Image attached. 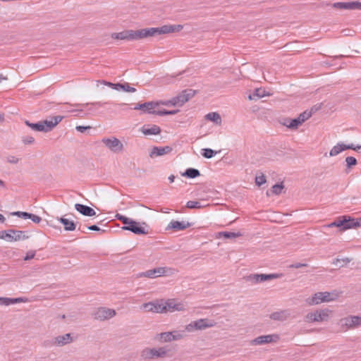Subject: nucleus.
Wrapping results in <instances>:
<instances>
[{
	"instance_id": "nucleus-1",
	"label": "nucleus",
	"mask_w": 361,
	"mask_h": 361,
	"mask_svg": "<svg viewBox=\"0 0 361 361\" xmlns=\"http://www.w3.org/2000/svg\"><path fill=\"white\" fill-rule=\"evenodd\" d=\"M114 39L137 41L151 37L149 27L137 30H125L120 32H114L111 35Z\"/></svg>"
},
{
	"instance_id": "nucleus-2",
	"label": "nucleus",
	"mask_w": 361,
	"mask_h": 361,
	"mask_svg": "<svg viewBox=\"0 0 361 361\" xmlns=\"http://www.w3.org/2000/svg\"><path fill=\"white\" fill-rule=\"evenodd\" d=\"M361 226V218L355 222L354 219H347L346 216H343L341 218L338 219L334 222L329 225H324L322 226L323 229L330 228L331 226L343 227V230L349 229L353 227Z\"/></svg>"
},
{
	"instance_id": "nucleus-3",
	"label": "nucleus",
	"mask_w": 361,
	"mask_h": 361,
	"mask_svg": "<svg viewBox=\"0 0 361 361\" xmlns=\"http://www.w3.org/2000/svg\"><path fill=\"white\" fill-rule=\"evenodd\" d=\"M182 25H164L159 27H149L151 37L176 32L182 30Z\"/></svg>"
},
{
	"instance_id": "nucleus-4",
	"label": "nucleus",
	"mask_w": 361,
	"mask_h": 361,
	"mask_svg": "<svg viewBox=\"0 0 361 361\" xmlns=\"http://www.w3.org/2000/svg\"><path fill=\"white\" fill-rule=\"evenodd\" d=\"M167 350L164 347L159 348H146L141 352V357L144 360H152L154 358L166 357Z\"/></svg>"
},
{
	"instance_id": "nucleus-5",
	"label": "nucleus",
	"mask_w": 361,
	"mask_h": 361,
	"mask_svg": "<svg viewBox=\"0 0 361 361\" xmlns=\"http://www.w3.org/2000/svg\"><path fill=\"white\" fill-rule=\"evenodd\" d=\"M338 324L343 331L357 328L361 325V316H349L342 318L339 320Z\"/></svg>"
},
{
	"instance_id": "nucleus-6",
	"label": "nucleus",
	"mask_w": 361,
	"mask_h": 361,
	"mask_svg": "<svg viewBox=\"0 0 361 361\" xmlns=\"http://www.w3.org/2000/svg\"><path fill=\"white\" fill-rule=\"evenodd\" d=\"M0 238L7 240L8 241H18L20 240H25L28 238L27 235H25V232L23 231H16L10 229L8 231H2L0 232Z\"/></svg>"
},
{
	"instance_id": "nucleus-7",
	"label": "nucleus",
	"mask_w": 361,
	"mask_h": 361,
	"mask_svg": "<svg viewBox=\"0 0 361 361\" xmlns=\"http://www.w3.org/2000/svg\"><path fill=\"white\" fill-rule=\"evenodd\" d=\"M196 91L192 89H186L183 90L176 97L172 98V106H182L185 103L192 98L195 94Z\"/></svg>"
},
{
	"instance_id": "nucleus-8",
	"label": "nucleus",
	"mask_w": 361,
	"mask_h": 361,
	"mask_svg": "<svg viewBox=\"0 0 361 361\" xmlns=\"http://www.w3.org/2000/svg\"><path fill=\"white\" fill-rule=\"evenodd\" d=\"M176 270L170 267H157L149 269L143 273V276L148 278H156L161 276H171Z\"/></svg>"
},
{
	"instance_id": "nucleus-9",
	"label": "nucleus",
	"mask_w": 361,
	"mask_h": 361,
	"mask_svg": "<svg viewBox=\"0 0 361 361\" xmlns=\"http://www.w3.org/2000/svg\"><path fill=\"white\" fill-rule=\"evenodd\" d=\"M140 310L147 312L164 313L166 312V307H164L163 300H155L143 303L140 306Z\"/></svg>"
},
{
	"instance_id": "nucleus-10",
	"label": "nucleus",
	"mask_w": 361,
	"mask_h": 361,
	"mask_svg": "<svg viewBox=\"0 0 361 361\" xmlns=\"http://www.w3.org/2000/svg\"><path fill=\"white\" fill-rule=\"evenodd\" d=\"M215 325V322L209 320L208 319H200L198 320L192 322L185 326V330L190 332L193 330H202L207 328L212 327Z\"/></svg>"
},
{
	"instance_id": "nucleus-11",
	"label": "nucleus",
	"mask_w": 361,
	"mask_h": 361,
	"mask_svg": "<svg viewBox=\"0 0 361 361\" xmlns=\"http://www.w3.org/2000/svg\"><path fill=\"white\" fill-rule=\"evenodd\" d=\"M116 312L115 310L108 307H99L92 314L94 318L99 321L109 319L116 316Z\"/></svg>"
},
{
	"instance_id": "nucleus-12",
	"label": "nucleus",
	"mask_w": 361,
	"mask_h": 361,
	"mask_svg": "<svg viewBox=\"0 0 361 361\" xmlns=\"http://www.w3.org/2000/svg\"><path fill=\"white\" fill-rule=\"evenodd\" d=\"M281 276V274H250V276H247L246 280L247 281H250L254 283H261L266 281H270L275 279H278Z\"/></svg>"
},
{
	"instance_id": "nucleus-13",
	"label": "nucleus",
	"mask_w": 361,
	"mask_h": 361,
	"mask_svg": "<svg viewBox=\"0 0 361 361\" xmlns=\"http://www.w3.org/2000/svg\"><path fill=\"white\" fill-rule=\"evenodd\" d=\"M341 293L342 292L337 290L330 292H317V302L319 300L321 302H329L336 300Z\"/></svg>"
},
{
	"instance_id": "nucleus-14",
	"label": "nucleus",
	"mask_w": 361,
	"mask_h": 361,
	"mask_svg": "<svg viewBox=\"0 0 361 361\" xmlns=\"http://www.w3.org/2000/svg\"><path fill=\"white\" fill-rule=\"evenodd\" d=\"M279 340L277 334L263 335L252 340L250 343L254 345H264L271 343H276Z\"/></svg>"
},
{
	"instance_id": "nucleus-15",
	"label": "nucleus",
	"mask_w": 361,
	"mask_h": 361,
	"mask_svg": "<svg viewBox=\"0 0 361 361\" xmlns=\"http://www.w3.org/2000/svg\"><path fill=\"white\" fill-rule=\"evenodd\" d=\"M73 341L71 334H66L63 335L55 336L50 341L51 345L56 347H62L67 344H70Z\"/></svg>"
},
{
	"instance_id": "nucleus-16",
	"label": "nucleus",
	"mask_w": 361,
	"mask_h": 361,
	"mask_svg": "<svg viewBox=\"0 0 361 361\" xmlns=\"http://www.w3.org/2000/svg\"><path fill=\"white\" fill-rule=\"evenodd\" d=\"M102 142L114 152H120L123 148L121 142L116 137L104 138Z\"/></svg>"
},
{
	"instance_id": "nucleus-17",
	"label": "nucleus",
	"mask_w": 361,
	"mask_h": 361,
	"mask_svg": "<svg viewBox=\"0 0 361 361\" xmlns=\"http://www.w3.org/2000/svg\"><path fill=\"white\" fill-rule=\"evenodd\" d=\"M62 116H56L50 118V120L42 121V124L44 128V132L51 131L55 126H56L63 118Z\"/></svg>"
},
{
	"instance_id": "nucleus-18",
	"label": "nucleus",
	"mask_w": 361,
	"mask_h": 361,
	"mask_svg": "<svg viewBox=\"0 0 361 361\" xmlns=\"http://www.w3.org/2000/svg\"><path fill=\"white\" fill-rule=\"evenodd\" d=\"M333 6L336 8L342 10H361V2H336L334 4Z\"/></svg>"
},
{
	"instance_id": "nucleus-19",
	"label": "nucleus",
	"mask_w": 361,
	"mask_h": 361,
	"mask_svg": "<svg viewBox=\"0 0 361 361\" xmlns=\"http://www.w3.org/2000/svg\"><path fill=\"white\" fill-rule=\"evenodd\" d=\"M123 230L130 231L135 234H146L147 232L145 231V228L140 226L139 223L133 221V219L126 226L122 228Z\"/></svg>"
},
{
	"instance_id": "nucleus-20",
	"label": "nucleus",
	"mask_w": 361,
	"mask_h": 361,
	"mask_svg": "<svg viewBox=\"0 0 361 361\" xmlns=\"http://www.w3.org/2000/svg\"><path fill=\"white\" fill-rule=\"evenodd\" d=\"M158 106V103L154 102H145L143 104H138L134 109L142 110L144 113L152 114L156 115L157 111L154 110V108Z\"/></svg>"
},
{
	"instance_id": "nucleus-21",
	"label": "nucleus",
	"mask_w": 361,
	"mask_h": 361,
	"mask_svg": "<svg viewBox=\"0 0 361 361\" xmlns=\"http://www.w3.org/2000/svg\"><path fill=\"white\" fill-rule=\"evenodd\" d=\"M164 307H166V312L168 311H183L185 309L183 304L176 302L174 300H168L167 301L164 302Z\"/></svg>"
},
{
	"instance_id": "nucleus-22",
	"label": "nucleus",
	"mask_w": 361,
	"mask_h": 361,
	"mask_svg": "<svg viewBox=\"0 0 361 361\" xmlns=\"http://www.w3.org/2000/svg\"><path fill=\"white\" fill-rule=\"evenodd\" d=\"M172 151V148L169 146L165 147H154L149 154V157L153 158L154 157L163 156L169 154Z\"/></svg>"
},
{
	"instance_id": "nucleus-23",
	"label": "nucleus",
	"mask_w": 361,
	"mask_h": 361,
	"mask_svg": "<svg viewBox=\"0 0 361 361\" xmlns=\"http://www.w3.org/2000/svg\"><path fill=\"white\" fill-rule=\"evenodd\" d=\"M75 209L81 214L86 216H93L96 214L95 211L89 206L77 203L75 204Z\"/></svg>"
},
{
	"instance_id": "nucleus-24",
	"label": "nucleus",
	"mask_w": 361,
	"mask_h": 361,
	"mask_svg": "<svg viewBox=\"0 0 361 361\" xmlns=\"http://www.w3.org/2000/svg\"><path fill=\"white\" fill-rule=\"evenodd\" d=\"M191 225L189 222L171 221L168 225L167 229L172 228L176 231H183L191 226Z\"/></svg>"
},
{
	"instance_id": "nucleus-25",
	"label": "nucleus",
	"mask_w": 361,
	"mask_h": 361,
	"mask_svg": "<svg viewBox=\"0 0 361 361\" xmlns=\"http://www.w3.org/2000/svg\"><path fill=\"white\" fill-rule=\"evenodd\" d=\"M26 302H27V299L26 298H9L0 297V305H9L11 304Z\"/></svg>"
},
{
	"instance_id": "nucleus-26",
	"label": "nucleus",
	"mask_w": 361,
	"mask_h": 361,
	"mask_svg": "<svg viewBox=\"0 0 361 361\" xmlns=\"http://www.w3.org/2000/svg\"><path fill=\"white\" fill-rule=\"evenodd\" d=\"M141 130L145 135H159L161 133L160 127L157 125H152V126H144Z\"/></svg>"
},
{
	"instance_id": "nucleus-27",
	"label": "nucleus",
	"mask_w": 361,
	"mask_h": 361,
	"mask_svg": "<svg viewBox=\"0 0 361 361\" xmlns=\"http://www.w3.org/2000/svg\"><path fill=\"white\" fill-rule=\"evenodd\" d=\"M105 85L109 86V87H115L114 88L116 89H121L123 90V91L125 92H134L136 91L135 88L134 87H132L129 85L128 83H123V84H121V83H118L116 85H114L111 82H105L104 81L103 82Z\"/></svg>"
},
{
	"instance_id": "nucleus-28",
	"label": "nucleus",
	"mask_w": 361,
	"mask_h": 361,
	"mask_svg": "<svg viewBox=\"0 0 361 361\" xmlns=\"http://www.w3.org/2000/svg\"><path fill=\"white\" fill-rule=\"evenodd\" d=\"M289 316L290 313L288 310H281L271 313L270 314V318L274 320L283 321L286 320Z\"/></svg>"
},
{
	"instance_id": "nucleus-29",
	"label": "nucleus",
	"mask_w": 361,
	"mask_h": 361,
	"mask_svg": "<svg viewBox=\"0 0 361 361\" xmlns=\"http://www.w3.org/2000/svg\"><path fill=\"white\" fill-rule=\"evenodd\" d=\"M271 94L267 93L265 90L262 88H257L255 90L254 92L252 94H250L248 96V99L250 100H257L260 98H262L265 96H269Z\"/></svg>"
},
{
	"instance_id": "nucleus-30",
	"label": "nucleus",
	"mask_w": 361,
	"mask_h": 361,
	"mask_svg": "<svg viewBox=\"0 0 361 361\" xmlns=\"http://www.w3.org/2000/svg\"><path fill=\"white\" fill-rule=\"evenodd\" d=\"M349 148H353L352 146H348V145L344 144H337L334 146L330 151L329 155L331 157L336 156L340 154L341 152L349 149Z\"/></svg>"
},
{
	"instance_id": "nucleus-31",
	"label": "nucleus",
	"mask_w": 361,
	"mask_h": 361,
	"mask_svg": "<svg viewBox=\"0 0 361 361\" xmlns=\"http://www.w3.org/2000/svg\"><path fill=\"white\" fill-rule=\"evenodd\" d=\"M59 221L64 226L65 231H73L76 228V224L74 221H70L68 219L61 217L59 219Z\"/></svg>"
},
{
	"instance_id": "nucleus-32",
	"label": "nucleus",
	"mask_w": 361,
	"mask_h": 361,
	"mask_svg": "<svg viewBox=\"0 0 361 361\" xmlns=\"http://www.w3.org/2000/svg\"><path fill=\"white\" fill-rule=\"evenodd\" d=\"M331 311L328 309L317 311V322L327 321L330 317Z\"/></svg>"
},
{
	"instance_id": "nucleus-33",
	"label": "nucleus",
	"mask_w": 361,
	"mask_h": 361,
	"mask_svg": "<svg viewBox=\"0 0 361 361\" xmlns=\"http://www.w3.org/2000/svg\"><path fill=\"white\" fill-rule=\"evenodd\" d=\"M182 176L189 178H195L200 176V172L198 169L189 168L185 170Z\"/></svg>"
},
{
	"instance_id": "nucleus-34",
	"label": "nucleus",
	"mask_w": 361,
	"mask_h": 361,
	"mask_svg": "<svg viewBox=\"0 0 361 361\" xmlns=\"http://www.w3.org/2000/svg\"><path fill=\"white\" fill-rule=\"evenodd\" d=\"M207 120L214 122L216 124H221V118L220 115L216 112H211L205 116Z\"/></svg>"
},
{
	"instance_id": "nucleus-35",
	"label": "nucleus",
	"mask_w": 361,
	"mask_h": 361,
	"mask_svg": "<svg viewBox=\"0 0 361 361\" xmlns=\"http://www.w3.org/2000/svg\"><path fill=\"white\" fill-rule=\"evenodd\" d=\"M346 169L345 170L346 173H350L353 166L357 164V159L353 157H347L345 158Z\"/></svg>"
},
{
	"instance_id": "nucleus-36",
	"label": "nucleus",
	"mask_w": 361,
	"mask_h": 361,
	"mask_svg": "<svg viewBox=\"0 0 361 361\" xmlns=\"http://www.w3.org/2000/svg\"><path fill=\"white\" fill-rule=\"evenodd\" d=\"M156 338L162 342H171V333L168 331L158 334L156 336Z\"/></svg>"
},
{
	"instance_id": "nucleus-37",
	"label": "nucleus",
	"mask_w": 361,
	"mask_h": 361,
	"mask_svg": "<svg viewBox=\"0 0 361 361\" xmlns=\"http://www.w3.org/2000/svg\"><path fill=\"white\" fill-rule=\"evenodd\" d=\"M312 110L313 109H312L310 111L306 110L298 116V118L300 121L301 125L312 116Z\"/></svg>"
},
{
	"instance_id": "nucleus-38",
	"label": "nucleus",
	"mask_w": 361,
	"mask_h": 361,
	"mask_svg": "<svg viewBox=\"0 0 361 361\" xmlns=\"http://www.w3.org/2000/svg\"><path fill=\"white\" fill-rule=\"evenodd\" d=\"M25 124L30 128H31L33 130L44 132V128L42 124V121H39L36 123H32L27 121H25Z\"/></svg>"
},
{
	"instance_id": "nucleus-39",
	"label": "nucleus",
	"mask_w": 361,
	"mask_h": 361,
	"mask_svg": "<svg viewBox=\"0 0 361 361\" xmlns=\"http://www.w3.org/2000/svg\"><path fill=\"white\" fill-rule=\"evenodd\" d=\"M220 237H224L225 238H235L241 235L240 233H233L228 231L220 232L219 233Z\"/></svg>"
},
{
	"instance_id": "nucleus-40",
	"label": "nucleus",
	"mask_w": 361,
	"mask_h": 361,
	"mask_svg": "<svg viewBox=\"0 0 361 361\" xmlns=\"http://www.w3.org/2000/svg\"><path fill=\"white\" fill-rule=\"evenodd\" d=\"M217 152L212 149L205 148L202 149V155L204 158L210 159L212 158Z\"/></svg>"
},
{
	"instance_id": "nucleus-41",
	"label": "nucleus",
	"mask_w": 361,
	"mask_h": 361,
	"mask_svg": "<svg viewBox=\"0 0 361 361\" xmlns=\"http://www.w3.org/2000/svg\"><path fill=\"white\" fill-rule=\"evenodd\" d=\"M284 188L283 183L275 184L271 188V192L274 195H280L282 192V190Z\"/></svg>"
},
{
	"instance_id": "nucleus-42",
	"label": "nucleus",
	"mask_w": 361,
	"mask_h": 361,
	"mask_svg": "<svg viewBox=\"0 0 361 361\" xmlns=\"http://www.w3.org/2000/svg\"><path fill=\"white\" fill-rule=\"evenodd\" d=\"M289 129L290 130H296L300 126H301L300 121H299L298 118H290V123L288 124Z\"/></svg>"
},
{
	"instance_id": "nucleus-43",
	"label": "nucleus",
	"mask_w": 361,
	"mask_h": 361,
	"mask_svg": "<svg viewBox=\"0 0 361 361\" xmlns=\"http://www.w3.org/2000/svg\"><path fill=\"white\" fill-rule=\"evenodd\" d=\"M171 333L172 341L180 340L184 337L183 331H173Z\"/></svg>"
},
{
	"instance_id": "nucleus-44",
	"label": "nucleus",
	"mask_w": 361,
	"mask_h": 361,
	"mask_svg": "<svg viewBox=\"0 0 361 361\" xmlns=\"http://www.w3.org/2000/svg\"><path fill=\"white\" fill-rule=\"evenodd\" d=\"M186 207L188 209H200L204 207L198 201H188L186 204Z\"/></svg>"
},
{
	"instance_id": "nucleus-45",
	"label": "nucleus",
	"mask_w": 361,
	"mask_h": 361,
	"mask_svg": "<svg viewBox=\"0 0 361 361\" xmlns=\"http://www.w3.org/2000/svg\"><path fill=\"white\" fill-rule=\"evenodd\" d=\"M178 111H179L178 110L169 111V110L163 109V110L157 111L156 112V115H159V116L174 115L176 113H178Z\"/></svg>"
},
{
	"instance_id": "nucleus-46",
	"label": "nucleus",
	"mask_w": 361,
	"mask_h": 361,
	"mask_svg": "<svg viewBox=\"0 0 361 361\" xmlns=\"http://www.w3.org/2000/svg\"><path fill=\"white\" fill-rule=\"evenodd\" d=\"M266 181H267L266 177H265V176L264 174H261L260 176H257L255 178V183H256V185H257L258 186H261L262 185L265 183Z\"/></svg>"
},
{
	"instance_id": "nucleus-47",
	"label": "nucleus",
	"mask_w": 361,
	"mask_h": 361,
	"mask_svg": "<svg viewBox=\"0 0 361 361\" xmlns=\"http://www.w3.org/2000/svg\"><path fill=\"white\" fill-rule=\"evenodd\" d=\"M11 214L25 219H28V217L30 216V213L26 212H14L11 213Z\"/></svg>"
},
{
	"instance_id": "nucleus-48",
	"label": "nucleus",
	"mask_w": 361,
	"mask_h": 361,
	"mask_svg": "<svg viewBox=\"0 0 361 361\" xmlns=\"http://www.w3.org/2000/svg\"><path fill=\"white\" fill-rule=\"evenodd\" d=\"M343 262V264H341L340 267H343L344 264H347L348 263H349L350 262V259L349 258H344V259H336L334 260L333 262V264H335V265H338V263L340 262Z\"/></svg>"
},
{
	"instance_id": "nucleus-49",
	"label": "nucleus",
	"mask_w": 361,
	"mask_h": 361,
	"mask_svg": "<svg viewBox=\"0 0 361 361\" xmlns=\"http://www.w3.org/2000/svg\"><path fill=\"white\" fill-rule=\"evenodd\" d=\"M305 322H312L316 321V312L309 313L305 316Z\"/></svg>"
},
{
	"instance_id": "nucleus-50",
	"label": "nucleus",
	"mask_w": 361,
	"mask_h": 361,
	"mask_svg": "<svg viewBox=\"0 0 361 361\" xmlns=\"http://www.w3.org/2000/svg\"><path fill=\"white\" fill-rule=\"evenodd\" d=\"M28 219H31L35 224H39L42 221V218L40 216L31 213H30Z\"/></svg>"
},
{
	"instance_id": "nucleus-51",
	"label": "nucleus",
	"mask_w": 361,
	"mask_h": 361,
	"mask_svg": "<svg viewBox=\"0 0 361 361\" xmlns=\"http://www.w3.org/2000/svg\"><path fill=\"white\" fill-rule=\"evenodd\" d=\"M35 141L34 137L32 136H25L23 137V142L25 145L33 143Z\"/></svg>"
},
{
	"instance_id": "nucleus-52",
	"label": "nucleus",
	"mask_w": 361,
	"mask_h": 361,
	"mask_svg": "<svg viewBox=\"0 0 361 361\" xmlns=\"http://www.w3.org/2000/svg\"><path fill=\"white\" fill-rule=\"evenodd\" d=\"M35 256V251H29L27 252L25 257H24L25 261L30 260L31 259H33Z\"/></svg>"
},
{
	"instance_id": "nucleus-53",
	"label": "nucleus",
	"mask_w": 361,
	"mask_h": 361,
	"mask_svg": "<svg viewBox=\"0 0 361 361\" xmlns=\"http://www.w3.org/2000/svg\"><path fill=\"white\" fill-rule=\"evenodd\" d=\"M306 302L309 305H312L316 303V293L314 294L311 298L306 299Z\"/></svg>"
},
{
	"instance_id": "nucleus-54",
	"label": "nucleus",
	"mask_w": 361,
	"mask_h": 361,
	"mask_svg": "<svg viewBox=\"0 0 361 361\" xmlns=\"http://www.w3.org/2000/svg\"><path fill=\"white\" fill-rule=\"evenodd\" d=\"M19 161V159L14 157V156H10L7 157V161L11 164H17Z\"/></svg>"
},
{
	"instance_id": "nucleus-55",
	"label": "nucleus",
	"mask_w": 361,
	"mask_h": 361,
	"mask_svg": "<svg viewBox=\"0 0 361 361\" xmlns=\"http://www.w3.org/2000/svg\"><path fill=\"white\" fill-rule=\"evenodd\" d=\"M302 267H306V264H301V263H295V264H291L290 266V267L295 268V269H299V268H301Z\"/></svg>"
},
{
	"instance_id": "nucleus-56",
	"label": "nucleus",
	"mask_w": 361,
	"mask_h": 361,
	"mask_svg": "<svg viewBox=\"0 0 361 361\" xmlns=\"http://www.w3.org/2000/svg\"><path fill=\"white\" fill-rule=\"evenodd\" d=\"M90 128V126L85 127V126H78L76 127V130L78 132L84 133L86 129Z\"/></svg>"
},
{
	"instance_id": "nucleus-57",
	"label": "nucleus",
	"mask_w": 361,
	"mask_h": 361,
	"mask_svg": "<svg viewBox=\"0 0 361 361\" xmlns=\"http://www.w3.org/2000/svg\"><path fill=\"white\" fill-rule=\"evenodd\" d=\"M132 219L123 216V218L121 219V222L125 225L126 226L128 224L130 223V221H131Z\"/></svg>"
},
{
	"instance_id": "nucleus-58",
	"label": "nucleus",
	"mask_w": 361,
	"mask_h": 361,
	"mask_svg": "<svg viewBox=\"0 0 361 361\" xmlns=\"http://www.w3.org/2000/svg\"><path fill=\"white\" fill-rule=\"evenodd\" d=\"M290 118H285L283 119L282 124L289 128V123H290Z\"/></svg>"
},
{
	"instance_id": "nucleus-59",
	"label": "nucleus",
	"mask_w": 361,
	"mask_h": 361,
	"mask_svg": "<svg viewBox=\"0 0 361 361\" xmlns=\"http://www.w3.org/2000/svg\"><path fill=\"white\" fill-rule=\"evenodd\" d=\"M87 228L90 231H99L101 229L97 225H92L87 227Z\"/></svg>"
},
{
	"instance_id": "nucleus-60",
	"label": "nucleus",
	"mask_w": 361,
	"mask_h": 361,
	"mask_svg": "<svg viewBox=\"0 0 361 361\" xmlns=\"http://www.w3.org/2000/svg\"><path fill=\"white\" fill-rule=\"evenodd\" d=\"M348 146H352L353 148H349V149H353L355 151H359L361 149V145H355L353 144L348 145Z\"/></svg>"
},
{
	"instance_id": "nucleus-61",
	"label": "nucleus",
	"mask_w": 361,
	"mask_h": 361,
	"mask_svg": "<svg viewBox=\"0 0 361 361\" xmlns=\"http://www.w3.org/2000/svg\"><path fill=\"white\" fill-rule=\"evenodd\" d=\"M320 66H331V63H329V62H327V61H324V62H320L319 63Z\"/></svg>"
},
{
	"instance_id": "nucleus-62",
	"label": "nucleus",
	"mask_w": 361,
	"mask_h": 361,
	"mask_svg": "<svg viewBox=\"0 0 361 361\" xmlns=\"http://www.w3.org/2000/svg\"><path fill=\"white\" fill-rule=\"evenodd\" d=\"M172 99H170V100H168L166 102H161L162 104L164 105H166V106H168V105H171L172 106Z\"/></svg>"
},
{
	"instance_id": "nucleus-63",
	"label": "nucleus",
	"mask_w": 361,
	"mask_h": 361,
	"mask_svg": "<svg viewBox=\"0 0 361 361\" xmlns=\"http://www.w3.org/2000/svg\"><path fill=\"white\" fill-rule=\"evenodd\" d=\"M123 215H121V214H116V216H115V217H116L118 220H119V221H121V219L123 218Z\"/></svg>"
},
{
	"instance_id": "nucleus-64",
	"label": "nucleus",
	"mask_w": 361,
	"mask_h": 361,
	"mask_svg": "<svg viewBox=\"0 0 361 361\" xmlns=\"http://www.w3.org/2000/svg\"><path fill=\"white\" fill-rule=\"evenodd\" d=\"M174 179H175V176L173 175H171L169 177V180L171 183H173L174 181Z\"/></svg>"
}]
</instances>
